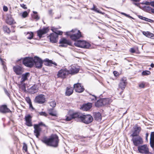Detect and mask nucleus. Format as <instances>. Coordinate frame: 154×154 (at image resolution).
I'll list each match as a JSON object with an SVG mask.
<instances>
[{
  "instance_id": "nucleus-1",
  "label": "nucleus",
  "mask_w": 154,
  "mask_h": 154,
  "mask_svg": "<svg viewBox=\"0 0 154 154\" xmlns=\"http://www.w3.org/2000/svg\"><path fill=\"white\" fill-rule=\"evenodd\" d=\"M41 140L47 146L57 147L58 146L59 139L58 137L56 134L52 135L49 138L46 136H44Z\"/></svg>"
},
{
  "instance_id": "nucleus-2",
  "label": "nucleus",
  "mask_w": 154,
  "mask_h": 154,
  "mask_svg": "<svg viewBox=\"0 0 154 154\" xmlns=\"http://www.w3.org/2000/svg\"><path fill=\"white\" fill-rule=\"evenodd\" d=\"M66 34L70 36V38L74 41L79 38L82 37L81 32L76 29H72L69 32H66Z\"/></svg>"
},
{
  "instance_id": "nucleus-3",
  "label": "nucleus",
  "mask_w": 154,
  "mask_h": 154,
  "mask_svg": "<svg viewBox=\"0 0 154 154\" xmlns=\"http://www.w3.org/2000/svg\"><path fill=\"white\" fill-rule=\"evenodd\" d=\"M127 84L126 78L125 77L122 78L119 85V88L118 89V91H120L119 92L120 95H121L123 92Z\"/></svg>"
},
{
  "instance_id": "nucleus-4",
  "label": "nucleus",
  "mask_w": 154,
  "mask_h": 154,
  "mask_svg": "<svg viewBox=\"0 0 154 154\" xmlns=\"http://www.w3.org/2000/svg\"><path fill=\"white\" fill-rule=\"evenodd\" d=\"M41 126H45V124L42 122L39 123L38 124L34 125V132L35 135L37 138H38L40 135V133L42 131V129L40 128Z\"/></svg>"
},
{
  "instance_id": "nucleus-5",
  "label": "nucleus",
  "mask_w": 154,
  "mask_h": 154,
  "mask_svg": "<svg viewBox=\"0 0 154 154\" xmlns=\"http://www.w3.org/2000/svg\"><path fill=\"white\" fill-rule=\"evenodd\" d=\"M75 45L78 47L88 48L91 46L90 44L85 41L81 40L75 42L74 43Z\"/></svg>"
},
{
  "instance_id": "nucleus-6",
  "label": "nucleus",
  "mask_w": 154,
  "mask_h": 154,
  "mask_svg": "<svg viewBox=\"0 0 154 154\" xmlns=\"http://www.w3.org/2000/svg\"><path fill=\"white\" fill-rule=\"evenodd\" d=\"M69 74V70L66 69H65L60 70L58 71L57 76L58 78H60L62 79H64L66 78Z\"/></svg>"
},
{
  "instance_id": "nucleus-7",
  "label": "nucleus",
  "mask_w": 154,
  "mask_h": 154,
  "mask_svg": "<svg viewBox=\"0 0 154 154\" xmlns=\"http://www.w3.org/2000/svg\"><path fill=\"white\" fill-rule=\"evenodd\" d=\"M33 58L26 57L23 60V63L26 66L31 67L33 65Z\"/></svg>"
},
{
  "instance_id": "nucleus-8",
  "label": "nucleus",
  "mask_w": 154,
  "mask_h": 154,
  "mask_svg": "<svg viewBox=\"0 0 154 154\" xmlns=\"http://www.w3.org/2000/svg\"><path fill=\"white\" fill-rule=\"evenodd\" d=\"M46 99V98L44 95L40 94L35 97L34 101L37 103L43 104L45 102Z\"/></svg>"
},
{
  "instance_id": "nucleus-9",
  "label": "nucleus",
  "mask_w": 154,
  "mask_h": 154,
  "mask_svg": "<svg viewBox=\"0 0 154 154\" xmlns=\"http://www.w3.org/2000/svg\"><path fill=\"white\" fill-rule=\"evenodd\" d=\"M82 116L81 120L82 122L85 124H89L93 120L92 117L90 115H84L82 114Z\"/></svg>"
},
{
  "instance_id": "nucleus-10",
  "label": "nucleus",
  "mask_w": 154,
  "mask_h": 154,
  "mask_svg": "<svg viewBox=\"0 0 154 154\" xmlns=\"http://www.w3.org/2000/svg\"><path fill=\"white\" fill-rule=\"evenodd\" d=\"M33 64L34 63L36 68H40L42 67L43 61L39 57H35L33 58Z\"/></svg>"
},
{
  "instance_id": "nucleus-11",
  "label": "nucleus",
  "mask_w": 154,
  "mask_h": 154,
  "mask_svg": "<svg viewBox=\"0 0 154 154\" xmlns=\"http://www.w3.org/2000/svg\"><path fill=\"white\" fill-rule=\"evenodd\" d=\"M137 149L139 152L142 154H146L149 152V149L146 145L139 146Z\"/></svg>"
},
{
  "instance_id": "nucleus-12",
  "label": "nucleus",
  "mask_w": 154,
  "mask_h": 154,
  "mask_svg": "<svg viewBox=\"0 0 154 154\" xmlns=\"http://www.w3.org/2000/svg\"><path fill=\"white\" fill-rule=\"evenodd\" d=\"M131 141L135 146H138L140 144H142L143 143L142 139L139 136L132 137Z\"/></svg>"
},
{
  "instance_id": "nucleus-13",
  "label": "nucleus",
  "mask_w": 154,
  "mask_h": 154,
  "mask_svg": "<svg viewBox=\"0 0 154 154\" xmlns=\"http://www.w3.org/2000/svg\"><path fill=\"white\" fill-rule=\"evenodd\" d=\"M59 43L61 44L60 46L63 47H66L68 45H71V42L69 40L64 38H61L59 41Z\"/></svg>"
},
{
  "instance_id": "nucleus-14",
  "label": "nucleus",
  "mask_w": 154,
  "mask_h": 154,
  "mask_svg": "<svg viewBox=\"0 0 154 154\" xmlns=\"http://www.w3.org/2000/svg\"><path fill=\"white\" fill-rule=\"evenodd\" d=\"M133 128L134 130L130 136L132 137L139 136L138 135L141 130V128L136 126L134 127Z\"/></svg>"
},
{
  "instance_id": "nucleus-15",
  "label": "nucleus",
  "mask_w": 154,
  "mask_h": 154,
  "mask_svg": "<svg viewBox=\"0 0 154 154\" xmlns=\"http://www.w3.org/2000/svg\"><path fill=\"white\" fill-rule=\"evenodd\" d=\"M14 71L17 75H21L23 72V69L20 66H16L13 67Z\"/></svg>"
},
{
  "instance_id": "nucleus-16",
  "label": "nucleus",
  "mask_w": 154,
  "mask_h": 154,
  "mask_svg": "<svg viewBox=\"0 0 154 154\" xmlns=\"http://www.w3.org/2000/svg\"><path fill=\"white\" fill-rule=\"evenodd\" d=\"M74 88L76 92L79 93L82 92L84 90V88H82L81 84L79 83L74 84Z\"/></svg>"
},
{
  "instance_id": "nucleus-17",
  "label": "nucleus",
  "mask_w": 154,
  "mask_h": 154,
  "mask_svg": "<svg viewBox=\"0 0 154 154\" xmlns=\"http://www.w3.org/2000/svg\"><path fill=\"white\" fill-rule=\"evenodd\" d=\"M58 35L56 33H52L50 35V42L52 43H56L57 42Z\"/></svg>"
},
{
  "instance_id": "nucleus-18",
  "label": "nucleus",
  "mask_w": 154,
  "mask_h": 154,
  "mask_svg": "<svg viewBox=\"0 0 154 154\" xmlns=\"http://www.w3.org/2000/svg\"><path fill=\"white\" fill-rule=\"evenodd\" d=\"M11 112L6 105H2L0 106V112L2 113H5Z\"/></svg>"
},
{
  "instance_id": "nucleus-19",
  "label": "nucleus",
  "mask_w": 154,
  "mask_h": 154,
  "mask_svg": "<svg viewBox=\"0 0 154 154\" xmlns=\"http://www.w3.org/2000/svg\"><path fill=\"white\" fill-rule=\"evenodd\" d=\"M48 31V29L47 28H45L42 29H40L37 31L38 35L41 38L43 35L46 33Z\"/></svg>"
},
{
  "instance_id": "nucleus-20",
  "label": "nucleus",
  "mask_w": 154,
  "mask_h": 154,
  "mask_svg": "<svg viewBox=\"0 0 154 154\" xmlns=\"http://www.w3.org/2000/svg\"><path fill=\"white\" fill-rule=\"evenodd\" d=\"M31 118V116L29 115H28L25 117L26 124L28 126H32Z\"/></svg>"
},
{
  "instance_id": "nucleus-21",
  "label": "nucleus",
  "mask_w": 154,
  "mask_h": 154,
  "mask_svg": "<svg viewBox=\"0 0 154 154\" xmlns=\"http://www.w3.org/2000/svg\"><path fill=\"white\" fill-rule=\"evenodd\" d=\"M30 73L29 72H26L23 74L22 75V78L21 79L20 82L21 83H23L26 81L27 80L30 76Z\"/></svg>"
},
{
  "instance_id": "nucleus-22",
  "label": "nucleus",
  "mask_w": 154,
  "mask_h": 154,
  "mask_svg": "<svg viewBox=\"0 0 154 154\" xmlns=\"http://www.w3.org/2000/svg\"><path fill=\"white\" fill-rule=\"evenodd\" d=\"M79 71V68H76L73 66H71L70 70H69V74H74L77 73Z\"/></svg>"
},
{
  "instance_id": "nucleus-23",
  "label": "nucleus",
  "mask_w": 154,
  "mask_h": 154,
  "mask_svg": "<svg viewBox=\"0 0 154 154\" xmlns=\"http://www.w3.org/2000/svg\"><path fill=\"white\" fill-rule=\"evenodd\" d=\"M6 23L10 25L14 24L16 23L14 20L10 15L8 17L7 19L6 20Z\"/></svg>"
},
{
  "instance_id": "nucleus-24",
  "label": "nucleus",
  "mask_w": 154,
  "mask_h": 154,
  "mask_svg": "<svg viewBox=\"0 0 154 154\" xmlns=\"http://www.w3.org/2000/svg\"><path fill=\"white\" fill-rule=\"evenodd\" d=\"M82 114L79 112H75L71 114L72 119H81Z\"/></svg>"
},
{
  "instance_id": "nucleus-25",
  "label": "nucleus",
  "mask_w": 154,
  "mask_h": 154,
  "mask_svg": "<svg viewBox=\"0 0 154 154\" xmlns=\"http://www.w3.org/2000/svg\"><path fill=\"white\" fill-rule=\"evenodd\" d=\"M91 107V104H84L81 107L82 109L84 111H88L89 110Z\"/></svg>"
},
{
  "instance_id": "nucleus-26",
  "label": "nucleus",
  "mask_w": 154,
  "mask_h": 154,
  "mask_svg": "<svg viewBox=\"0 0 154 154\" xmlns=\"http://www.w3.org/2000/svg\"><path fill=\"white\" fill-rule=\"evenodd\" d=\"M143 34L146 36L151 38L154 39V35L153 34L149 32H143Z\"/></svg>"
},
{
  "instance_id": "nucleus-27",
  "label": "nucleus",
  "mask_w": 154,
  "mask_h": 154,
  "mask_svg": "<svg viewBox=\"0 0 154 154\" xmlns=\"http://www.w3.org/2000/svg\"><path fill=\"white\" fill-rule=\"evenodd\" d=\"M73 88L71 87H68L67 88V89L66 91V94L67 96H70L73 93Z\"/></svg>"
},
{
  "instance_id": "nucleus-28",
  "label": "nucleus",
  "mask_w": 154,
  "mask_h": 154,
  "mask_svg": "<svg viewBox=\"0 0 154 154\" xmlns=\"http://www.w3.org/2000/svg\"><path fill=\"white\" fill-rule=\"evenodd\" d=\"M94 118L97 121L100 122L101 119V116L100 113H96L94 114Z\"/></svg>"
},
{
  "instance_id": "nucleus-29",
  "label": "nucleus",
  "mask_w": 154,
  "mask_h": 154,
  "mask_svg": "<svg viewBox=\"0 0 154 154\" xmlns=\"http://www.w3.org/2000/svg\"><path fill=\"white\" fill-rule=\"evenodd\" d=\"M102 99H100L98 100L95 103V106L97 107H99L103 106Z\"/></svg>"
},
{
  "instance_id": "nucleus-30",
  "label": "nucleus",
  "mask_w": 154,
  "mask_h": 154,
  "mask_svg": "<svg viewBox=\"0 0 154 154\" xmlns=\"http://www.w3.org/2000/svg\"><path fill=\"white\" fill-rule=\"evenodd\" d=\"M56 29V28L52 27L51 28V30L54 32V33H56L57 35H62L63 32L60 31H57Z\"/></svg>"
},
{
  "instance_id": "nucleus-31",
  "label": "nucleus",
  "mask_w": 154,
  "mask_h": 154,
  "mask_svg": "<svg viewBox=\"0 0 154 154\" xmlns=\"http://www.w3.org/2000/svg\"><path fill=\"white\" fill-rule=\"evenodd\" d=\"M53 64H55L56 66L57 65L56 63H53L51 60H47L46 61H45L44 63V64L45 65L48 66H51V65Z\"/></svg>"
},
{
  "instance_id": "nucleus-32",
  "label": "nucleus",
  "mask_w": 154,
  "mask_h": 154,
  "mask_svg": "<svg viewBox=\"0 0 154 154\" xmlns=\"http://www.w3.org/2000/svg\"><path fill=\"white\" fill-rule=\"evenodd\" d=\"M102 99L103 106L109 104V100L108 98H103Z\"/></svg>"
},
{
  "instance_id": "nucleus-33",
  "label": "nucleus",
  "mask_w": 154,
  "mask_h": 154,
  "mask_svg": "<svg viewBox=\"0 0 154 154\" xmlns=\"http://www.w3.org/2000/svg\"><path fill=\"white\" fill-rule=\"evenodd\" d=\"M26 36L27 39H31L33 37V33L32 32H28L26 35Z\"/></svg>"
},
{
  "instance_id": "nucleus-34",
  "label": "nucleus",
  "mask_w": 154,
  "mask_h": 154,
  "mask_svg": "<svg viewBox=\"0 0 154 154\" xmlns=\"http://www.w3.org/2000/svg\"><path fill=\"white\" fill-rule=\"evenodd\" d=\"M139 18L142 20H145L146 21H148L150 23H152L153 22V20L150 19H149L141 16H140Z\"/></svg>"
},
{
  "instance_id": "nucleus-35",
  "label": "nucleus",
  "mask_w": 154,
  "mask_h": 154,
  "mask_svg": "<svg viewBox=\"0 0 154 154\" xmlns=\"http://www.w3.org/2000/svg\"><path fill=\"white\" fill-rule=\"evenodd\" d=\"M3 30L5 32H6L8 34L10 33L11 32L9 28L6 26H3Z\"/></svg>"
},
{
  "instance_id": "nucleus-36",
  "label": "nucleus",
  "mask_w": 154,
  "mask_h": 154,
  "mask_svg": "<svg viewBox=\"0 0 154 154\" xmlns=\"http://www.w3.org/2000/svg\"><path fill=\"white\" fill-rule=\"evenodd\" d=\"M131 2H133V4L137 6H138L139 5V4L137 3V2H140V0H130Z\"/></svg>"
},
{
  "instance_id": "nucleus-37",
  "label": "nucleus",
  "mask_w": 154,
  "mask_h": 154,
  "mask_svg": "<svg viewBox=\"0 0 154 154\" xmlns=\"http://www.w3.org/2000/svg\"><path fill=\"white\" fill-rule=\"evenodd\" d=\"M151 72L148 70L143 71L142 73V74L143 75H147L150 74Z\"/></svg>"
},
{
  "instance_id": "nucleus-38",
  "label": "nucleus",
  "mask_w": 154,
  "mask_h": 154,
  "mask_svg": "<svg viewBox=\"0 0 154 154\" xmlns=\"http://www.w3.org/2000/svg\"><path fill=\"white\" fill-rule=\"evenodd\" d=\"M50 106L52 107H54L56 105V103L55 101L52 100L49 102Z\"/></svg>"
},
{
  "instance_id": "nucleus-39",
  "label": "nucleus",
  "mask_w": 154,
  "mask_h": 154,
  "mask_svg": "<svg viewBox=\"0 0 154 154\" xmlns=\"http://www.w3.org/2000/svg\"><path fill=\"white\" fill-rule=\"evenodd\" d=\"M31 90L32 91L31 92L32 93H34L37 92V88L35 86L32 87L31 88Z\"/></svg>"
},
{
  "instance_id": "nucleus-40",
  "label": "nucleus",
  "mask_w": 154,
  "mask_h": 154,
  "mask_svg": "<svg viewBox=\"0 0 154 154\" xmlns=\"http://www.w3.org/2000/svg\"><path fill=\"white\" fill-rule=\"evenodd\" d=\"M29 14V13L26 11L23 12L21 15L22 17L23 18L26 17Z\"/></svg>"
},
{
  "instance_id": "nucleus-41",
  "label": "nucleus",
  "mask_w": 154,
  "mask_h": 154,
  "mask_svg": "<svg viewBox=\"0 0 154 154\" xmlns=\"http://www.w3.org/2000/svg\"><path fill=\"white\" fill-rule=\"evenodd\" d=\"M91 9L92 10H94L98 13H100L99 11L98 10V8H97L94 5H93V7L91 8Z\"/></svg>"
},
{
  "instance_id": "nucleus-42",
  "label": "nucleus",
  "mask_w": 154,
  "mask_h": 154,
  "mask_svg": "<svg viewBox=\"0 0 154 154\" xmlns=\"http://www.w3.org/2000/svg\"><path fill=\"white\" fill-rule=\"evenodd\" d=\"M91 96L90 97V99H91V100L92 101H94L96 100L97 97L94 95H93L90 94Z\"/></svg>"
},
{
  "instance_id": "nucleus-43",
  "label": "nucleus",
  "mask_w": 154,
  "mask_h": 154,
  "mask_svg": "<svg viewBox=\"0 0 154 154\" xmlns=\"http://www.w3.org/2000/svg\"><path fill=\"white\" fill-rule=\"evenodd\" d=\"M23 149L25 151V152H27V145L25 143H23Z\"/></svg>"
},
{
  "instance_id": "nucleus-44",
  "label": "nucleus",
  "mask_w": 154,
  "mask_h": 154,
  "mask_svg": "<svg viewBox=\"0 0 154 154\" xmlns=\"http://www.w3.org/2000/svg\"><path fill=\"white\" fill-rule=\"evenodd\" d=\"M72 119V118L71 116V114H70L69 116H67L66 117V121H70Z\"/></svg>"
},
{
  "instance_id": "nucleus-45",
  "label": "nucleus",
  "mask_w": 154,
  "mask_h": 154,
  "mask_svg": "<svg viewBox=\"0 0 154 154\" xmlns=\"http://www.w3.org/2000/svg\"><path fill=\"white\" fill-rule=\"evenodd\" d=\"M39 113L41 116H43L45 117L47 116V114L45 112H39Z\"/></svg>"
},
{
  "instance_id": "nucleus-46",
  "label": "nucleus",
  "mask_w": 154,
  "mask_h": 154,
  "mask_svg": "<svg viewBox=\"0 0 154 154\" xmlns=\"http://www.w3.org/2000/svg\"><path fill=\"white\" fill-rule=\"evenodd\" d=\"M49 114L52 116H57V114L56 112H50Z\"/></svg>"
},
{
  "instance_id": "nucleus-47",
  "label": "nucleus",
  "mask_w": 154,
  "mask_h": 154,
  "mask_svg": "<svg viewBox=\"0 0 154 154\" xmlns=\"http://www.w3.org/2000/svg\"><path fill=\"white\" fill-rule=\"evenodd\" d=\"M150 2L147 1H144L141 3V4L142 5H150Z\"/></svg>"
},
{
  "instance_id": "nucleus-48",
  "label": "nucleus",
  "mask_w": 154,
  "mask_h": 154,
  "mask_svg": "<svg viewBox=\"0 0 154 154\" xmlns=\"http://www.w3.org/2000/svg\"><path fill=\"white\" fill-rule=\"evenodd\" d=\"M150 143L151 147L153 148L154 146V142L152 141L151 140H150Z\"/></svg>"
},
{
  "instance_id": "nucleus-49",
  "label": "nucleus",
  "mask_w": 154,
  "mask_h": 154,
  "mask_svg": "<svg viewBox=\"0 0 154 154\" xmlns=\"http://www.w3.org/2000/svg\"><path fill=\"white\" fill-rule=\"evenodd\" d=\"M34 18L37 20H39L40 18L38 16V15H35L33 16Z\"/></svg>"
},
{
  "instance_id": "nucleus-50",
  "label": "nucleus",
  "mask_w": 154,
  "mask_h": 154,
  "mask_svg": "<svg viewBox=\"0 0 154 154\" xmlns=\"http://www.w3.org/2000/svg\"><path fill=\"white\" fill-rule=\"evenodd\" d=\"M0 61H1V62L2 63V65L3 66V68H4V69H5V67H6V66L4 65V63H5V62L3 61L1 57H0Z\"/></svg>"
},
{
  "instance_id": "nucleus-51",
  "label": "nucleus",
  "mask_w": 154,
  "mask_h": 154,
  "mask_svg": "<svg viewBox=\"0 0 154 154\" xmlns=\"http://www.w3.org/2000/svg\"><path fill=\"white\" fill-rule=\"evenodd\" d=\"M121 14H122L124 15L126 17H129V18H133L131 17V16H129V15L125 13H121Z\"/></svg>"
},
{
  "instance_id": "nucleus-52",
  "label": "nucleus",
  "mask_w": 154,
  "mask_h": 154,
  "mask_svg": "<svg viewBox=\"0 0 154 154\" xmlns=\"http://www.w3.org/2000/svg\"><path fill=\"white\" fill-rule=\"evenodd\" d=\"M145 85L143 83H142L139 85V87L140 88H143L144 87Z\"/></svg>"
},
{
  "instance_id": "nucleus-53",
  "label": "nucleus",
  "mask_w": 154,
  "mask_h": 154,
  "mask_svg": "<svg viewBox=\"0 0 154 154\" xmlns=\"http://www.w3.org/2000/svg\"><path fill=\"white\" fill-rule=\"evenodd\" d=\"M20 6L21 7H22L24 9H26L27 8L26 6V5L23 4H20Z\"/></svg>"
},
{
  "instance_id": "nucleus-54",
  "label": "nucleus",
  "mask_w": 154,
  "mask_h": 154,
  "mask_svg": "<svg viewBox=\"0 0 154 154\" xmlns=\"http://www.w3.org/2000/svg\"><path fill=\"white\" fill-rule=\"evenodd\" d=\"M130 51L131 53H134L135 52V49L133 48H131L130 49Z\"/></svg>"
},
{
  "instance_id": "nucleus-55",
  "label": "nucleus",
  "mask_w": 154,
  "mask_h": 154,
  "mask_svg": "<svg viewBox=\"0 0 154 154\" xmlns=\"http://www.w3.org/2000/svg\"><path fill=\"white\" fill-rule=\"evenodd\" d=\"M26 100L29 104L31 103L30 99L29 97H27L26 98Z\"/></svg>"
},
{
  "instance_id": "nucleus-56",
  "label": "nucleus",
  "mask_w": 154,
  "mask_h": 154,
  "mask_svg": "<svg viewBox=\"0 0 154 154\" xmlns=\"http://www.w3.org/2000/svg\"><path fill=\"white\" fill-rule=\"evenodd\" d=\"M122 73V70L121 69V70L119 71V72H118L116 71V77H117L118 76H119L120 74H121Z\"/></svg>"
},
{
  "instance_id": "nucleus-57",
  "label": "nucleus",
  "mask_w": 154,
  "mask_h": 154,
  "mask_svg": "<svg viewBox=\"0 0 154 154\" xmlns=\"http://www.w3.org/2000/svg\"><path fill=\"white\" fill-rule=\"evenodd\" d=\"M154 138V132H152L150 134V140H151L152 138Z\"/></svg>"
},
{
  "instance_id": "nucleus-58",
  "label": "nucleus",
  "mask_w": 154,
  "mask_h": 154,
  "mask_svg": "<svg viewBox=\"0 0 154 154\" xmlns=\"http://www.w3.org/2000/svg\"><path fill=\"white\" fill-rule=\"evenodd\" d=\"M3 10L5 11H7L8 10V8L6 6H4L3 8Z\"/></svg>"
},
{
  "instance_id": "nucleus-59",
  "label": "nucleus",
  "mask_w": 154,
  "mask_h": 154,
  "mask_svg": "<svg viewBox=\"0 0 154 154\" xmlns=\"http://www.w3.org/2000/svg\"><path fill=\"white\" fill-rule=\"evenodd\" d=\"M150 5L152 7H154V2H152L150 3Z\"/></svg>"
},
{
  "instance_id": "nucleus-60",
  "label": "nucleus",
  "mask_w": 154,
  "mask_h": 154,
  "mask_svg": "<svg viewBox=\"0 0 154 154\" xmlns=\"http://www.w3.org/2000/svg\"><path fill=\"white\" fill-rule=\"evenodd\" d=\"M29 104V107L32 108V109H33L34 108H33V107L32 106V103H30Z\"/></svg>"
},
{
  "instance_id": "nucleus-61",
  "label": "nucleus",
  "mask_w": 154,
  "mask_h": 154,
  "mask_svg": "<svg viewBox=\"0 0 154 154\" xmlns=\"http://www.w3.org/2000/svg\"><path fill=\"white\" fill-rule=\"evenodd\" d=\"M148 7L149 8H151V12L152 13H153L154 14V9L152 8H151L150 7Z\"/></svg>"
},
{
  "instance_id": "nucleus-62",
  "label": "nucleus",
  "mask_w": 154,
  "mask_h": 154,
  "mask_svg": "<svg viewBox=\"0 0 154 154\" xmlns=\"http://www.w3.org/2000/svg\"><path fill=\"white\" fill-rule=\"evenodd\" d=\"M48 12L49 14H51L52 12V10H49Z\"/></svg>"
},
{
  "instance_id": "nucleus-63",
  "label": "nucleus",
  "mask_w": 154,
  "mask_h": 154,
  "mask_svg": "<svg viewBox=\"0 0 154 154\" xmlns=\"http://www.w3.org/2000/svg\"><path fill=\"white\" fill-rule=\"evenodd\" d=\"M149 134L147 133L146 134V140H147V137L148 136Z\"/></svg>"
},
{
  "instance_id": "nucleus-64",
  "label": "nucleus",
  "mask_w": 154,
  "mask_h": 154,
  "mask_svg": "<svg viewBox=\"0 0 154 154\" xmlns=\"http://www.w3.org/2000/svg\"><path fill=\"white\" fill-rule=\"evenodd\" d=\"M150 66L152 68H153L154 67V64L153 63H151L150 64Z\"/></svg>"
}]
</instances>
